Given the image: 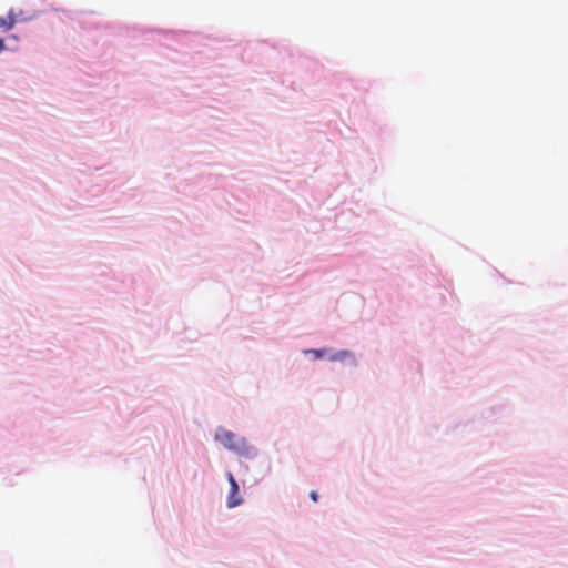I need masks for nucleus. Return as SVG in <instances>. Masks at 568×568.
<instances>
[{
  "mask_svg": "<svg viewBox=\"0 0 568 568\" xmlns=\"http://www.w3.org/2000/svg\"><path fill=\"white\" fill-rule=\"evenodd\" d=\"M215 440L221 443L226 449L237 454H244L247 450L246 440L237 437L234 433L220 428L215 434Z\"/></svg>",
  "mask_w": 568,
  "mask_h": 568,
  "instance_id": "obj_1",
  "label": "nucleus"
},
{
  "mask_svg": "<svg viewBox=\"0 0 568 568\" xmlns=\"http://www.w3.org/2000/svg\"><path fill=\"white\" fill-rule=\"evenodd\" d=\"M310 497H311V499H312L314 503H317V500H318V494H317V491L312 490V491L310 493Z\"/></svg>",
  "mask_w": 568,
  "mask_h": 568,
  "instance_id": "obj_6",
  "label": "nucleus"
},
{
  "mask_svg": "<svg viewBox=\"0 0 568 568\" xmlns=\"http://www.w3.org/2000/svg\"><path fill=\"white\" fill-rule=\"evenodd\" d=\"M4 49H6L4 41L2 38H0V52L3 51Z\"/></svg>",
  "mask_w": 568,
  "mask_h": 568,
  "instance_id": "obj_7",
  "label": "nucleus"
},
{
  "mask_svg": "<svg viewBox=\"0 0 568 568\" xmlns=\"http://www.w3.org/2000/svg\"><path fill=\"white\" fill-rule=\"evenodd\" d=\"M17 23V14L13 9L8 12L7 18H0V28L11 30Z\"/></svg>",
  "mask_w": 568,
  "mask_h": 568,
  "instance_id": "obj_4",
  "label": "nucleus"
},
{
  "mask_svg": "<svg viewBox=\"0 0 568 568\" xmlns=\"http://www.w3.org/2000/svg\"><path fill=\"white\" fill-rule=\"evenodd\" d=\"M227 480L230 483L231 489L227 496L226 506L227 508H235L243 503V499L240 496V488L232 473L227 474Z\"/></svg>",
  "mask_w": 568,
  "mask_h": 568,
  "instance_id": "obj_2",
  "label": "nucleus"
},
{
  "mask_svg": "<svg viewBox=\"0 0 568 568\" xmlns=\"http://www.w3.org/2000/svg\"><path fill=\"white\" fill-rule=\"evenodd\" d=\"M327 359L331 362H344V361L349 359L353 364L356 363L353 353H351L349 351H345V349L331 353L328 355Z\"/></svg>",
  "mask_w": 568,
  "mask_h": 568,
  "instance_id": "obj_3",
  "label": "nucleus"
},
{
  "mask_svg": "<svg viewBox=\"0 0 568 568\" xmlns=\"http://www.w3.org/2000/svg\"><path fill=\"white\" fill-rule=\"evenodd\" d=\"M307 353L313 354L316 359H320L324 356L326 349H310Z\"/></svg>",
  "mask_w": 568,
  "mask_h": 568,
  "instance_id": "obj_5",
  "label": "nucleus"
}]
</instances>
